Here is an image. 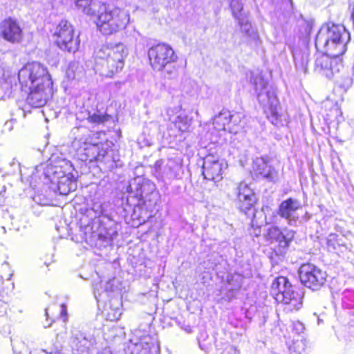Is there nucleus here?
<instances>
[{"label":"nucleus","instance_id":"f257e3e1","mask_svg":"<svg viewBox=\"0 0 354 354\" xmlns=\"http://www.w3.org/2000/svg\"><path fill=\"white\" fill-rule=\"evenodd\" d=\"M250 82L257 95L259 102L263 107L268 118L275 126L283 125L287 122L276 93V89L268 84L261 74L252 73Z\"/></svg>","mask_w":354,"mask_h":354},{"label":"nucleus","instance_id":"f03ea898","mask_svg":"<svg viewBox=\"0 0 354 354\" xmlns=\"http://www.w3.org/2000/svg\"><path fill=\"white\" fill-rule=\"evenodd\" d=\"M350 33L344 26L326 24L322 26L315 38V46L333 57L342 55L346 50Z\"/></svg>","mask_w":354,"mask_h":354},{"label":"nucleus","instance_id":"7ed1b4c3","mask_svg":"<svg viewBox=\"0 0 354 354\" xmlns=\"http://www.w3.org/2000/svg\"><path fill=\"white\" fill-rule=\"evenodd\" d=\"M127 55L128 50L122 44L102 46L95 52V70L102 76L111 77L123 68Z\"/></svg>","mask_w":354,"mask_h":354},{"label":"nucleus","instance_id":"20e7f679","mask_svg":"<svg viewBox=\"0 0 354 354\" xmlns=\"http://www.w3.org/2000/svg\"><path fill=\"white\" fill-rule=\"evenodd\" d=\"M130 21L129 10L104 2L95 23L102 35H111L124 30Z\"/></svg>","mask_w":354,"mask_h":354},{"label":"nucleus","instance_id":"39448f33","mask_svg":"<svg viewBox=\"0 0 354 354\" xmlns=\"http://www.w3.org/2000/svg\"><path fill=\"white\" fill-rule=\"evenodd\" d=\"M270 293L277 302L286 305L288 311L298 310L302 306L303 292L293 287L284 277H279L273 281Z\"/></svg>","mask_w":354,"mask_h":354},{"label":"nucleus","instance_id":"423d86ee","mask_svg":"<svg viewBox=\"0 0 354 354\" xmlns=\"http://www.w3.org/2000/svg\"><path fill=\"white\" fill-rule=\"evenodd\" d=\"M18 80L21 89L25 92L31 88L53 82L47 68L37 62H28L19 71Z\"/></svg>","mask_w":354,"mask_h":354},{"label":"nucleus","instance_id":"0eeeda50","mask_svg":"<svg viewBox=\"0 0 354 354\" xmlns=\"http://www.w3.org/2000/svg\"><path fill=\"white\" fill-rule=\"evenodd\" d=\"M151 66L154 71H162L169 64L175 63L178 56L169 44L162 43L151 47L148 50Z\"/></svg>","mask_w":354,"mask_h":354},{"label":"nucleus","instance_id":"6e6552de","mask_svg":"<svg viewBox=\"0 0 354 354\" xmlns=\"http://www.w3.org/2000/svg\"><path fill=\"white\" fill-rule=\"evenodd\" d=\"M55 42L57 46L69 53H75L80 46V41L75 37L74 28L66 20H62L56 26L53 32Z\"/></svg>","mask_w":354,"mask_h":354},{"label":"nucleus","instance_id":"1a4fd4ad","mask_svg":"<svg viewBox=\"0 0 354 354\" xmlns=\"http://www.w3.org/2000/svg\"><path fill=\"white\" fill-rule=\"evenodd\" d=\"M78 151L80 153L85 155V160L90 162L95 160L104 163L108 169H113L118 165L113 157V150H108L104 147L100 148L97 145L85 142L84 147H80Z\"/></svg>","mask_w":354,"mask_h":354},{"label":"nucleus","instance_id":"9d476101","mask_svg":"<svg viewBox=\"0 0 354 354\" xmlns=\"http://www.w3.org/2000/svg\"><path fill=\"white\" fill-rule=\"evenodd\" d=\"M299 274L301 282L313 290L322 287L326 279V272L311 263L301 266Z\"/></svg>","mask_w":354,"mask_h":354},{"label":"nucleus","instance_id":"9b49d317","mask_svg":"<svg viewBox=\"0 0 354 354\" xmlns=\"http://www.w3.org/2000/svg\"><path fill=\"white\" fill-rule=\"evenodd\" d=\"M227 167V165L224 160L209 155L203 161V175L205 179L218 182L222 180L223 172Z\"/></svg>","mask_w":354,"mask_h":354},{"label":"nucleus","instance_id":"f8f14e48","mask_svg":"<svg viewBox=\"0 0 354 354\" xmlns=\"http://www.w3.org/2000/svg\"><path fill=\"white\" fill-rule=\"evenodd\" d=\"M27 97L28 104L35 108L44 106L53 95V82L35 88H31Z\"/></svg>","mask_w":354,"mask_h":354},{"label":"nucleus","instance_id":"ddd939ff","mask_svg":"<svg viewBox=\"0 0 354 354\" xmlns=\"http://www.w3.org/2000/svg\"><path fill=\"white\" fill-rule=\"evenodd\" d=\"M236 203L239 209L244 212L250 210L257 201L253 190L244 182L240 183L236 189Z\"/></svg>","mask_w":354,"mask_h":354},{"label":"nucleus","instance_id":"4468645a","mask_svg":"<svg viewBox=\"0 0 354 354\" xmlns=\"http://www.w3.org/2000/svg\"><path fill=\"white\" fill-rule=\"evenodd\" d=\"M295 236V232L292 230L285 229L281 232L277 227H271L267 232V239L271 241L272 243L278 244L279 254H282L288 248L290 243Z\"/></svg>","mask_w":354,"mask_h":354},{"label":"nucleus","instance_id":"2eb2a0df","mask_svg":"<svg viewBox=\"0 0 354 354\" xmlns=\"http://www.w3.org/2000/svg\"><path fill=\"white\" fill-rule=\"evenodd\" d=\"M0 32L5 40L12 44L19 43L23 37L19 22L11 18L6 19L1 23Z\"/></svg>","mask_w":354,"mask_h":354},{"label":"nucleus","instance_id":"dca6fc26","mask_svg":"<svg viewBox=\"0 0 354 354\" xmlns=\"http://www.w3.org/2000/svg\"><path fill=\"white\" fill-rule=\"evenodd\" d=\"M323 52V55L316 58L315 68L319 73H322L327 77L330 78L335 73L339 71L341 64L337 63L336 59L337 57H333L325 51Z\"/></svg>","mask_w":354,"mask_h":354},{"label":"nucleus","instance_id":"f3484780","mask_svg":"<svg viewBox=\"0 0 354 354\" xmlns=\"http://www.w3.org/2000/svg\"><path fill=\"white\" fill-rule=\"evenodd\" d=\"M301 207V203L298 200L290 198L280 204L278 214L285 218L289 225H293L299 219L297 211Z\"/></svg>","mask_w":354,"mask_h":354},{"label":"nucleus","instance_id":"a211bd4d","mask_svg":"<svg viewBox=\"0 0 354 354\" xmlns=\"http://www.w3.org/2000/svg\"><path fill=\"white\" fill-rule=\"evenodd\" d=\"M70 344L73 354H90L91 341L80 331H72Z\"/></svg>","mask_w":354,"mask_h":354},{"label":"nucleus","instance_id":"6ab92c4d","mask_svg":"<svg viewBox=\"0 0 354 354\" xmlns=\"http://www.w3.org/2000/svg\"><path fill=\"white\" fill-rule=\"evenodd\" d=\"M104 3V1L100 0H76L75 6L79 12L96 19Z\"/></svg>","mask_w":354,"mask_h":354},{"label":"nucleus","instance_id":"aec40b11","mask_svg":"<svg viewBox=\"0 0 354 354\" xmlns=\"http://www.w3.org/2000/svg\"><path fill=\"white\" fill-rule=\"evenodd\" d=\"M121 283L119 279L113 278L105 282L100 281L93 285V292L95 299L98 300V298L101 296L103 292H120Z\"/></svg>","mask_w":354,"mask_h":354},{"label":"nucleus","instance_id":"412c9836","mask_svg":"<svg viewBox=\"0 0 354 354\" xmlns=\"http://www.w3.org/2000/svg\"><path fill=\"white\" fill-rule=\"evenodd\" d=\"M292 53L296 69L301 73H306L309 57L308 49L306 46L295 47L292 50Z\"/></svg>","mask_w":354,"mask_h":354},{"label":"nucleus","instance_id":"4be33fe9","mask_svg":"<svg viewBox=\"0 0 354 354\" xmlns=\"http://www.w3.org/2000/svg\"><path fill=\"white\" fill-rule=\"evenodd\" d=\"M182 173V165L180 161L169 159L162 167V177L163 180L178 178Z\"/></svg>","mask_w":354,"mask_h":354},{"label":"nucleus","instance_id":"5701e85b","mask_svg":"<svg viewBox=\"0 0 354 354\" xmlns=\"http://www.w3.org/2000/svg\"><path fill=\"white\" fill-rule=\"evenodd\" d=\"M57 187L59 194L67 195L77 188L76 176L74 174L57 176Z\"/></svg>","mask_w":354,"mask_h":354},{"label":"nucleus","instance_id":"b1692460","mask_svg":"<svg viewBox=\"0 0 354 354\" xmlns=\"http://www.w3.org/2000/svg\"><path fill=\"white\" fill-rule=\"evenodd\" d=\"M230 124V113L228 111H223L213 119V126L218 131H227V127Z\"/></svg>","mask_w":354,"mask_h":354},{"label":"nucleus","instance_id":"393cba45","mask_svg":"<svg viewBox=\"0 0 354 354\" xmlns=\"http://www.w3.org/2000/svg\"><path fill=\"white\" fill-rule=\"evenodd\" d=\"M192 122V118H189L187 113L182 112L180 113L174 121L175 127L180 132H187L190 129Z\"/></svg>","mask_w":354,"mask_h":354},{"label":"nucleus","instance_id":"a878e982","mask_svg":"<svg viewBox=\"0 0 354 354\" xmlns=\"http://www.w3.org/2000/svg\"><path fill=\"white\" fill-rule=\"evenodd\" d=\"M15 82V75L8 67L0 68V86L4 89Z\"/></svg>","mask_w":354,"mask_h":354},{"label":"nucleus","instance_id":"bb28decb","mask_svg":"<svg viewBox=\"0 0 354 354\" xmlns=\"http://www.w3.org/2000/svg\"><path fill=\"white\" fill-rule=\"evenodd\" d=\"M53 167L55 169L54 174L56 176L73 174V171H74V168L73 165L69 160L66 159L60 160Z\"/></svg>","mask_w":354,"mask_h":354},{"label":"nucleus","instance_id":"cd10ccee","mask_svg":"<svg viewBox=\"0 0 354 354\" xmlns=\"http://www.w3.org/2000/svg\"><path fill=\"white\" fill-rule=\"evenodd\" d=\"M243 118L244 115L241 113H230V124L227 127L228 131L234 134L237 133L243 127L242 124Z\"/></svg>","mask_w":354,"mask_h":354},{"label":"nucleus","instance_id":"c85d7f7f","mask_svg":"<svg viewBox=\"0 0 354 354\" xmlns=\"http://www.w3.org/2000/svg\"><path fill=\"white\" fill-rule=\"evenodd\" d=\"M306 342L304 336L301 338L293 339L292 345L290 346V354H306Z\"/></svg>","mask_w":354,"mask_h":354},{"label":"nucleus","instance_id":"c756f323","mask_svg":"<svg viewBox=\"0 0 354 354\" xmlns=\"http://www.w3.org/2000/svg\"><path fill=\"white\" fill-rule=\"evenodd\" d=\"M268 165L267 157L257 158L253 161L252 171L257 177H259L265 167Z\"/></svg>","mask_w":354,"mask_h":354},{"label":"nucleus","instance_id":"7c9ffc66","mask_svg":"<svg viewBox=\"0 0 354 354\" xmlns=\"http://www.w3.org/2000/svg\"><path fill=\"white\" fill-rule=\"evenodd\" d=\"M227 282L229 286L227 288L229 291L237 290L242 285L243 277L238 274H230L227 276Z\"/></svg>","mask_w":354,"mask_h":354},{"label":"nucleus","instance_id":"2f4dec72","mask_svg":"<svg viewBox=\"0 0 354 354\" xmlns=\"http://www.w3.org/2000/svg\"><path fill=\"white\" fill-rule=\"evenodd\" d=\"M259 177L270 182H275L278 178L277 171L269 164L265 167Z\"/></svg>","mask_w":354,"mask_h":354},{"label":"nucleus","instance_id":"473e14b6","mask_svg":"<svg viewBox=\"0 0 354 354\" xmlns=\"http://www.w3.org/2000/svg\"><path fill=\"white\" fill-rule=\"evenodd\" d=\"M230 6L232 15L236 19L245 15V14L242 12L243 6L241 0H231Z\"/></svg>","mask_w":354,"mask_h":354},{"label":"nucleus","instance_id":"72a5a7b5","mask_svg":"<svg viewBox=\"0 0 354 354\" xmlns=\"http://www.w3.org/2000/svg\"><path fill=\"white\" fill-rule=\"evenodd\" d=\"M87 119L88 122L91 123L99 124L104 123V122L108 120V116L102 114L99 111H96L93 113L92 114L91 113H88Z\"/></svg>","mask_w":354,"mask_h":354},{"label":"nucleus","instance_id":"f704fd0d","mask_svg":"<svg viewBox=\"0 0 354 354\" xmlns=\"http://www.w3.org/2000/svg\"><path fill=\"white\" fill-rule=\"evenodd\" d=\"M178 67L175 65L169 64L162 71L165 77L167 79H175L178 75Z\"/></svg>","mask_w":354,"mask_h":354},{"label":"nucleus","instance_id":"c9c22d12","mask_svg":"<svg viewBox=\"0 0 354 354\" xmlns=\"http://www.w3.org/2000/svg\"><path fill=\"white\" fill-rule=\"evenodd\" d=\"M341 116V111L339 106L335 104L330 110V113L326 115V120L332 121L333 120H338V118Z\"/></svg>","mask_w":354,"mask_h":354},{"label":"nucleus","instance_id":"e433bc0d","mask_svg":"<svg viewBox=\"0 0 354 354\" xmlns=\"http://www.w3.org/2000/svg\"><path fill=\"white\" fill-rule=\"evenodd\" d=\"M236 19L238 20V23L241 26L242 31L248 34L250 30L251 25L249 24L245 15L239 17Z\"/></svg>","mask_w":354,"mask_h":354},{"label":"nucleus","instance_id":"4c0bfd02","mask_svg":"<svg viewBox=\"0 0 354 354\" xmlns=\"http://www.w3.org/2000/svg\"><path fill=\"white\" fill-rule=\"evenodd\" d=\"M305 330L304 325L299 321L292 322V330L298 335L299 338H301V334L304 333Z\"/></svg>","mask_w":354,"mask_h":354},{"label":"nucleus","instance_id":"58836bf2","mask_svg":"<svg viewBox=\"0 0 354 354\" xmlns=\"http://www.w3.org/2000/svg\"><path fill=\"white\" fill-rule=\"evenodd\" d=\"M337 235L334 234H330L327 238V245L329 249H335V242H336Z\"/></svg>","mask_w":354,"mask_h":354},{"label":"nucleus","instance_id":"ea45409f","mask_svg":"<svg viewBox=\"0 0 354 354\" xmlns=\"http://www.w3.org/2000/svg\"><path fill=\"white\" fill-rule=\"evenodd\" d=\"M78 68H79V67L76 64H75V63L71 64L69 66L68 70L67 71V75H68V77H71L73 79H75L76 77V75L74 73L73 75L71 76V72L74 73V70L75 69L77 70Z\"/></svg>","mask_w":354,"mask_h":354},{"label":"nucleus","instance_id":"a19ab883","mask_svg":"<svg viewBox=\"0 0 354 354\" xmlns=\"http://www.w3.org/2000/svg\"><path fill=\"white\" fill-rule=\"evenodd\" d=\"M61 311L59 316L64 319V321L65 322L66 320L67 317V309L66 306L64 304H62L60 306Z\"/></svg>","mask_w":354,"mask_h":354},{"label":"nucleus","instance_id":"79ce46f5","mask_svg":"<svg viewBox=\"0 0 354 354\" xmlns=\"http://www.w3.org/2000/svg\"><path fill=\"white\" fill-rule=\"evenodd\" d=\"M5 128H8L9 131L12 129V122L11 121L6 122L5 124Z\"/></svg>","mask_w":354,"mask_h":354},{"label":"nucleus","instance_id":"37998d69","mask_svg":"<svg viewBox=\"0 0 354 354\" xmlns=\"http://www.w3.org/2000/svg\"><path fill=\"white\" fill-rule=\"evenodd\" d=\"M98 354H112V353L109 348H104V350L100 351Z\"/></svg>","mask_w":354,"mask_h":354},{"label":"nucleus","instance_id":"c03bdc74","mask_svg":"<svg viewBox=\"0 0 354 354\" xmlns=\"http://www.w3.org/2000/svg\"><path fill=\"white\" fill-rule=\"evenodd\" d=\"M148 348L149 350H156V344L155 342L151 343L149 346H148Z\"/></svg>","mask_w":354,"mask_h":354},{"label":"nucleus","instance_id":"a18cd8bd","mask_svg":"<svg viewBox=\"0 0 354 354\" xmlns=\"http://www.w3.org/2000/svg\"><path fill=\"white\" fill-rule=\"evenodd\" d=\"M45 314H46V316L47 317L46 320L48 321V319L49 317V315H48V308H46L45 310Z\"/></svg>","mask_w":354,"mask_h":354},{"label":"nucleus","instance_id":"49530a36","mask_svg":"<svg viewBox=\"0 0 354 354\" xmlns=\"http://www.w3.org/2000/svg\"><path fill=\"white\" fill-rule=\"evenodd\" d=\"M53 321H52L50 323H47L46 325H44V327L45 328H48V327H50L52 324Z\"/></svg>","mask_w":354,"mask_h":354},{"label":"nucleus","instance_id":"de8ad7c7","mask_svg":"<svg viewBox=\"0 0 354 354\" xmlns=\"http://www.w3.org/2000/svg\"><path fill=\"white\" fill-rule=\"evenodd\" d=\"M11 165H15V160H12V162L10 163Z\"/></svg>","mask_w":354,"mask_h":354},{"label":"nucleus","instance_id":"09e8293b","mask_svg":"<svg viewBox=\"0 0 354 354\" xmlns=\"http://www.w3.org/2000/svg\"><path fill=\"white\" fill-rule=\"evenodd\" d=\"M208 268L209 269H214V266H210Z\"/></svg>","mask_w":354,"mask_h":354},{"label":"nucleus","instance_id":"8fccbe9b","mask_svg":"<svg viewBox=\"0 0 354 354\" xmlns=\"http://www.w3.org/2000/svg\"><path fill=\"white\" fill-rule=\"evenodd\" d=\"M54 354H59V353H55Z\"/></svg>","mask_w":354,"mask_h":354}]
</instances>
